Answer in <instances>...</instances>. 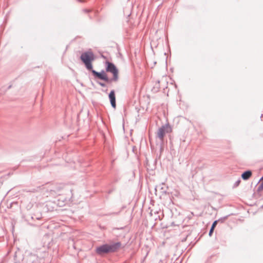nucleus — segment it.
Listing matches in <instances>:
<instances>
[{"label": "nucleus", "instance_id": "27", "mask_svg": "<svg viewBox=\"0 0 263 263\" xmlns=\"http://www.w3.org/2000/svg\"><path fill=\"white\" fill-rule=\"evenodd\" d=\"M165 63H166V66H167V60H166Z\"/></svg>", "mask_w": 263, "mask_h": 263}, {"label": "nucleus", "instance_id": "4", "mask_svg": "<svg viewBox=\"0 0 263 263\" xmlns=\"http://www.w3.org/2000/svg\"><path fill=\"white\" fill-rule=\"evenodd\" d=\"M172 130V127L168 123L163 125L158 129L157 136L161 140H163L165 134L171 133Z\"/></svg>", "mask_w": 263, "mask_h": 263}, {"label": "nucleus", "instance_id": "25", "mask_svg": "<svg viewBox=\"0 0 263 263\" xmlns=\"http://www.w3.org/2000/svg\"><path fill=\"white\" fill-rule=\"evenodd\" d=\"M107 90H108L106 89V90H103V91H104V92H107Z\"/></svg>", "mask_w": 263, "mask_h": 263}, {"label": "nucleus", "instance_id": "19", "mask_svg": "<svg viewBox=\"0 0 263 263\" xmlns=\"http://www.w3.org/2000/svg\"><path fill=\"white\" fill-rule=\"evenodd\" d=\"M194 215V214L193 212H191L190 214L187 216V218L190 219L192 218V216H193Z\"/></svg>", "mask_w": 263, "mask_h": 263}, {"label": "nucleus", "instance_id": "16", "mask_svg": "<svg viewBox=\"0 0 263 263\" xmlns=\"http://www.w3.org/2000/svg\"><path fill=\"white\" fill-rule=\"evenodd\" d=\"M97 84H98L100 86L103 87H106V84L105 83L100 82V81H97Z\"/></svg>", "mask_w": 263, "mask_h": 263}, {"label": "nucleus", "instance_id": "15", "mask_svg": "<svg viewBox=\"0 0 263 263\" xmlns=\"http://www.w3.org/2000/svg\"><path fill=\"white\" fill-rule=\"evenodd\" d=\"M124 208H125V206H123V207L121 208V210L120 211L118 212H113V213H109V214H106V215L109 216V215H112H112H117L119 214V213H120V212L121 211V210H122V209H123Z\"/></svg>", "mask_w": 263, "mask_h": 263}, {"label": "nucleus", "instance_id": "23", "mask_svg": "<svg viewBox=\"0 0 263 263\" xmlns=\"http://www.w3.org/2000/svg\"><path fill=\"white\" fill-rule=\"evenodd\" d=\"M12 87V85H10L7 88V90L10 89Z\"/></svg>", "mask_w": 263, "mask_h": 263}, {"label": "nucleus", "instance_id": "9", "mask_svg": "<svg viewBox=\"0 0 263 263\" xmlns=\"http://www.w3.org/2000/svg\"><path fill=\"white\" fill-rule=\"evenodd\" d=\"M217 224V221H214L212 223L211 228L210 229L209 232V235L210 236H212V235H213L214 229H215V227H216Z\"/></svg>", "mask_w": 263, "mask_h": 263}, {"label": "nucleus", "instance_id": "14", "mask_svg": "<svg viewBox=\"0 0 263 263\" xmlns=\"http://www.w3.org/2000/svg\"><path fill=\"white\" fill-rule=\"evenodd\" d=\"M116 190V188L115 186H112L111 188L108 190L106 193L109 195L111 194L113 192L115 191Z\"/></svg>", "mask_w": 263, "mask_h": 263}, {"label": "nucleus", "instance_id": "20", "mask_svg": "<svg viewBox=\"0 0 263 263\" xmlns=\"http://www.w3.org/2000/svg\"><path fill=\"white\" fill-rule=\"evenodd\" d=\"M70 194H71V196L70 198L69 199V201H72V200H71V199L72 198V196H73V194H72V190H70Z\"/></svg>", "mask_w": 263, "mask_h": 263}, {"label": "nucleus", "instance_id": "6", "mask_svg": "<svg viewBox=\"0 0 263 263\" xmlns=\"http://www.w3.org/2000/svg\"><path fill=\"white\" fill-rule=\"evenodd\" d=\"M108 98L111 107L115 109L116 108V99L115 90H111L108 94Z\"/></svg>", "mask_w": 263, "mask_h": 263}, {"label": "nucleus", "instance_id": "18", "mask_svg": "<svg viewBox=\"0 0 263 263\" xmlns=\"http://www.w3.org/2000/svg\"><path fill=\"white\" fill-rule=\"evenodd\" d=\"M252 197L255 198H257L258 197H259L257 195V193H254L252 195Z\"/></svg>", "mask_w": 263, "mask_h": 263}, {"label": "nucleus", "instance_id": "8", "mask_svg": "<svg viewBox=\"0 0 263 263\" xmlns=\"http://www.w3.org/2000/svg\"><path fill=\"white\" fill-rule=\"evenodd\" d=\"M157 188H158L162 194H166L167 193V191L165 189V184L164 183H162L161 184L155 187V191H157Z\"/></svg>", "mask_w": 263, "mask_h": 263}, {"label": "nucleus", "instance_id": "10", "mask_svg": "<svg viewBox=\"0 0 263 263\" xmlns=\"http://www.w3.org/2000/svg\"><path fill=\"white\" fill-rule=\"evenodd\" d=\"M259 182L260 181L259 180ZM263 190V180H260V183L259 184L257 189V195L259 197H260L261 196V194L260 193L261 191Z\"/></svg>", "mask_w": 263, "mask_h": 263}, {"label": "nucleus", "instance_id": "3", "mask_svg": "<svg viewBox=\"0 0 263 263\" xmlns=\"http://www.w3.org/2000/svg\"><path fill=\"white\" fill-rule=\"evenodd\" d=\"M96 59V55L91 49L82 52L80 57V59L84 65L86 69L91 72L94 78L96 76L95 71H97L93 69L92 63Z\"/></svg>", "mask_w": 263, "mask_h": 263}, {"label": "nucleus", "instance_id": "24", "mask_svg": "<svg viewBox=\"0 0 263 263\" xmlns=\"http://www.w3.org/2000/svg\"><path fill=\"white\" fill-rule=\"evenodd\" d=\"M78 2H80V3H83L84 1H82V0H77Z\"/></svg>", "mask_w": 263, "mask_h": 263}, {"label": "nucleus", "instance_id": "12", "mask_svg": "<svg viewBox=\"0 0 263 263\" xmlns=\"http://www.w3.org/2000/svg\"><path fill=\"white\" fill-rule=\"evenodd\" d=\"M230 215H227V216H225L224 217H221L220 218H219L218 219L216 220V221H217V223L218 222H220L221 223H223L224 222V221L228 219V218L229 217Z\"/></svg>", "mask_w": 263, "mask_h": 263}, {"label": "nucleus", "instance_id": "17", "mask_svg": "<svg viewBox=\"0 0 263 263\" xmlns=\"http://www.w3.org/2000/svg\"><path fill=\"white\" fill-rule=\"evenodd\" d=\"M164 151V148H163V146L162 145H161L160 146V155L159 156V158H160L161 157V154L162 153V152H163Z\"/></svg>", "mask_w": 263, "mask_h": 263}, {"label": "nucleus", "instance_id": "2", "mask_svg": "<svg viewBox=\"0 0 263 263\" xmlns=\"http://www.w3.org/2000/svg\"><path fill=\"white\" fill-rule=\"evenodd\" d=\"M121 246L122 243L120 241H111L109 243H104L96 247L95 251L97 255L104 257L107 254L118 252Z\"/></svg>", "mask_w": 263, "mask_h": 263}, {"label": "nucleus", "instance_id": "1", "mask_svg": "<svg viewBox=\"0 0 263 263\" xmlns=\"http://www.w3.org/2000/svg\"><path fill=\"white\" fill-rule=\"evenodd\" d=\"M105 70L101 71H95V79H100L107 83H111L112 82H117L119 80V69L115 64L106 60L105 62Z\"/></svg>", "mask_w": 263, "mask_h": 263}, {"label": "nucleus", "instance_id": "13", "mask_svg": "<svg viewBox=\"0 0 263 263\" xmlns=\"http://www.w3.org/2000/svg\"><path fill=\"white\" fill-rule=\"evenodd\" d=\"M241 182L240 179H238L233 184V188H236L238 186Z\"/></svg>", "mask_w": 263, "mask_h": 263}, {"label": "nucleus", "instance_id": "28", "mask_svg": "<svg viewBox=\"0 0 263 263\" xmlns=\"http://www.w3.org/2000/svg\"><path fill=\"white\" fill-rule=\"evenodd\" d=\"M262 117H263V115H262V114H261V116H260V118H262Z\"/></svg>", "mask_w": 263, "mask_h": 263}, {"label": "nucleus", "instance_id": "5", "mask_svg": "<svg viewBox=\"0 0 263 263\" xmlns=\"http://www.w3.org/2000/svg\"><path fill=\"white\" fill-rule=\"evenodd\" d=\"M27 263H41V259L34 254L30 253L26 257Z\"/></svg>", "mask_w": 263, "mask_h": 263}, {"label": "nucleus", "instance_id": "11", "mask_svg": "<svg viewBox=\"0 0 263 263\" xmlns=\"http://www.w3.org/2000/svg\"><path fill=\"white\" fill-rule=\"evenodd\" d=\"M157 159L154 160V167H151L150 165L148 163V161L146 162V167L147 170H150L153 171V170L156 168V164L157 163Z\"/></svg>", "mask_w": 263, "mask_h": 263}, {"label": "nucleus", "instance_id": "21", "mask_svg": "<svg viewBox=\"0 0 263 263\" xmlns=\"http://www.w3.org/2000/svg\"><path fill=\"white\" fill-rule=\"evenodd\" d=\"M189 236V235H187V236H186V237L185 238H183V239H182V242L185 241H186V239H187V236Z\"/></svg>", "mask_w": 263, "mask_h": 263}, {"label": "nucleus", "instance_id": "26", "mask_svg": "<svg viewBox=\"0 0 263 263\" xmlns=\"http://www.w3.org/2000/svg\"><path fill=\"white\" fill-rule=\"evenodd\" d=\"M106 198L107 199H108L109 198V196H106Z\"/></svg>", "mask_w": 263, "mask_h": 263}, {"label": "nucleus", "instance_id": "22", "mask_svg": "<svg viewBox=\"0 0 263 263\" xmlns=\"http://www.w3.org/2000/svg\"><path fill=\"white\" fill-rule=\"evenodd\" d=\"M84 12H86V13H88L90 11L88 9H84L83 10Z\"/></svg>", "mask_w": 263, "mask_h": 263}, {"label": "nucleus", "instance_id": "7", "mask_svg": "<svg viewBox=\"0 0 263 263\" xmlns=\"http://www.w3.org/2000/svg\"><path fill=\"white\" fill-rule=\"evenodd\" d=\"M252 175V172L250 170H248L242 172L241 177L243 180H248Z\"/></svg>", "mask_w": 263, "mask_h": 263}]
</instances>
